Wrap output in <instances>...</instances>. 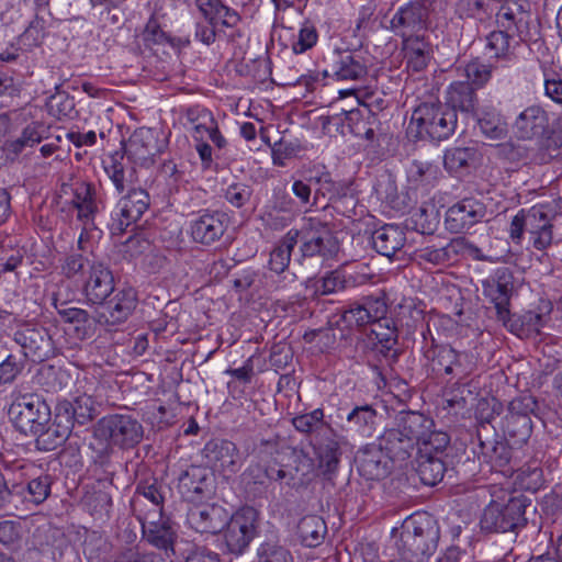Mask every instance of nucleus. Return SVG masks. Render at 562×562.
<instances>
[{
	"label": "nucleus",
	"mask_w": 562,
	"mask_h": 562,
	"mask_svg": "<svg viewBox=\"0 0 562 562\" xmlns=\"http://www.w3.org/2000/svg\"><path fill=\"white\" fill-rule=\"evenodd\" d=\"M144 538L155 548L164 551L167 559L175 555L176 532L167 521H155L146 517L142 521Z\"/></svg>",
	"instance_id": "nucleus-27"
},
{
	"label": "nucleus",
	"mask_w": 562,
	"mask_h": 562,
	"mask_svg": "<svg viewBox=\"0 0 562 562\" xmlns=\"http://www.w3.org/2000/svg\"><path fill=\"white\" fill-rule=\"evenodd\" d=\"M492 75V67L486 65L479 59L472 60L464 67V76L468 80H471L473 85L482 87L485 85Z\"/></svg>",
	"instance_id": "nucleus-62"
},
{
	"label": "nucleus",
	"mask_w": 562,
	"mask_h": 562,
	"mask_svg": "<svg viewBox=\"0 0 562 562\" xmlns=\"http://www.w3.org/2000/svg\"><path fill=\"white\" fill-rule=\"evenodd\" d=\"M485 215L486 207L481 201L467 198L448 209L446 225L449 231L461 233L481 222Z\"/></svg>",
	"instance_id": "nucleus-16"
},
{
	"label": "nucleus",
	"mask_w": 562,
	"mask_h": 562,
	"mask_svg": "<svg viewBox=\"0 0 562 562\" xmlns=\"http://www.w3.org/2000/svg\"><path fill=\"white\" fill-rule=\"evenodd\" d=\"M392 425L418 448L429 434V427H434V420L419 412L401 411L394 416Z\"/></svg>",
	"instance_id": "nucleus-20"
},
{
	"label": "nucleus",
	"mask_w": 562,
	"mask_h": 562,
	"mask_svg": "<svg viewBox=\"0 0 562 562\" xmlns=\"http://www.w3.org/2000/svg\"><path fill=\"white\" fill-rule=\"evenodd\" d=\"M187 121L191 124L192 136L195 140H203L210 128L216 123L212 113L205 108L192 106L186 111Z\"/></svg>",
	"instance_id": "nucleus-49"
},
{
	"label": "nucleus",
	"mask_w": 562,
	"mask_h": 562,
	"mask_svg": "<svg viewBox=\"0 0 562 562\" xmlns=\"http://www.w3.org/2000/svg\"><path fill=\"white\" fill-rule=\"evenodd\" d=\"M488 423H482L477 429L480 454L483 460L494 469H503L509 463L510 450L507 445L498 440H483L482 432L487 430Z\"/></svg>",
	"instance_id": "nucleus-32"
},
{
	"label": "nucleus",
	"mask_w": 562,
	"mask_h": 562,
	"mask_svg": "<svg viewBox=\"0 0 562 562\" xmlns=\"http://www.w3.org/2000/svg\"><path fill=\"white\" fill-rule=\"evenodd\" d=\"M530 15L515 1H505L496 13L497 25L510 34L516 35L520 42L532 40L529 26Z\"/></svg>",
	"instance_id": "nucleus-17"
},
{
	"label": "nucleus",
	"mask_w": 562,
	"mask_h": 562,
	"mask_svg": "<svg viewBox=\"0 0 562 562\" xmlns=\"http://www.w3.org/2000/svg\"><path fill=\"white\" fill-rule=\"evenodd\" d=\"M434 427H429V434L420 442L417 452L432 453L439 456L449 443V436L442 431H435Z\"/></svg>",
	"instance_id": "nucleus-60"
},
{
	"label": "nucleus",
	"mask_w": 562,
	"mask_h": 562,
	"mask_svg": "<svg viewBox=\"0 0 562 562\" xmlns=\"http://www.w3.org/2000/svg\"><path fill=\"white\" fill-rule=\"evenodd\" d=\"M72 424L69 419L61 417V414L56 411L54 420L41 429L33 436L36 437V447L43 451H53L63 446L71 432Z\"/></svg>",
	"instance_id": "nucleus-24"
},
{
	"label": "nucleus",
	"mask_w": 562,
	"mask_h": 562,
	"mask_svg": "<svg viewBox=\"0 0 562 562\" xmlns=\"http://www.w3.org/2000/svg\"><path fill=\"white\" fill-rule=\"evenodd\" d=\"M137 498L136 502H138L139 497H144L145 499L149 501L157 509L156 513L160 516L162 512V504H164V492L162 486L158 484L156 481L153 483L144 482L139 483L136 488Z\"/></svg>",
	"instance_id": "nucleus-61"
},
{
	"label": "nucleus",
	"mask_w": 562,
	"mask_h": 562,
	"mask_svg": "<svg viewBox=\"0 0 562 562\" xmlns=\"http://www.w3.org/2000/svg\"><path fill=\"white\" fill-rule=\"evenodd\" d=\"M368 74L363 57L350 50H334L327 57L324 77L337 80H361Z\"/></svg>",
	"instance_id": "nucleus-11"
},
{
	"label": "nucleus",
	"mask_w": 562,
	"mask_h": 562,
	"mask_svg": "<svg viewBox=\"0 0 562 562\" xmlns=\"http://www.w3.org/2000/svg\"><path fill=\"white\" fill-rule=\"evenodd\" d=\"M52 480L48 475H41L23 484L25 488V503L42 504L50 494Z\"/></svg>",
	"instance_id": "nucleus-55"
},
{
	"label": "nucleus",
	"mask_w": 562,
	"mask_h": 562,
	"mask_svg": "<svg viewBox=\"0 0 562 562\" xmlns=\"http://www.w3.org/2000/svg\"><path fill=\"white\" fill-rule=\"evenodd\" d=\"M476 150L472 147H452L445 151L443 166L450 173H461L475 159Z\"/></svg>",
	"instance_id": "nucleus-47"
},
{
	"label": "nucleus",
	"mask_w": 562,
	"mask_h": 562,
	"mask_svg": "<svg viewBox=\"0 0 562 562\" xmlns=\"http://www.w3.org/2000/svg\"><path fill=\"white\" fill-rule=\"evenodd\" d=\"M460 241H452L446 247H424L415 251L414 258L419 263H430L432 266L445 265L451 259V252H457Z\"/></svg>",
	"instance_id": "nucleus-52"
},
{
	"label": "nucleus",
	"mask_w": 562,
	"mask_h": 562,
	"mask_svg": "<svg viewBox=\"0 0 562 562\" xmlns=\"http://www.w3.org/2000/svg\"><path fill=\"white\" fill-rule=\"evenodd\" d=\"M318 40V33L313 22L305 20L299 31L297 38L292 43L295 54H303L311 49Z\"/></svg>",
	"instance_id": "nucleus-58"
},
{
	"label": "nucleus",
	"mask_w": 562,
	"mask_h": 562,
	"mask_svg": "<svg viewBox=\"0 0 562 562\" xmlns=\"http://www.w3.org/2000/svg\"><path fill=\"white\" fill-rule=\"evenodd\" d=\"M113 290L114 279L109 268L100 262L92 263L85 284L87 299L93 304H102Z\"/></svg>",
	"instance_id": "nucleus-23"
},
{
	"label": "nucleus",
	"mask_w": 562,
	"mask_h": 562,
	"mask_svg": "<svg viewBox=\"0 0 562 562\" xmlns=\"http://www.w3.org/2000/svg\"><path fill=\"white\" fill-rule=\"evenodd\" d=\"M440 531L427 514H415L402 524L397 550L407 562H424L437 550Z\"/></svg>",
	"instance_id": "nucleus-1"
},
{
	"label": "nucleus",
	"mask_w": 562,
	"mask_h": 562,
	"mask_svg": "<svg viewBox=\"0 0 562 562\" xmlns=\"http://www.w3.org/2000/svg\"><path fill=\"white\" fill-rule=\"evenodd\" d=\"M297 233L302 258L319 257L323 260L334 258L339 251V243L327 223L316 217L305 218Z\"/></svg>",
	"instance_id": "nucleus-4"
},
{
	"label": "nucleus",
	"mask_w": 562,
	"mask_h": 562,
	"mask_svg": "<svg viewBox=\"0 0 562 562\" xmlns=\"http://www.w3.org/2000/svg\"><path fill=\"white\" fill-rule=\"evenodd\" d=\"M347 286V279L341 270H333L315 282V291L321 295H328L344 291Z\"/></svg>",
	"instance_id": "nucleus-56"
},
{
	"label": "nucleus",
	"mask_w": 562,
	"mask_h": 562,
	"mask_svg": "<svg viewBox=\"0 0 562 562\" xmlns=\"http://www.w3.org/2000/svg\"><path fill=\"white\" fill-rule=\"evenodd\" d=\"M514 128L521 139H553L555 146L562 145V119H558L551 128L549 114L539 105L526 108L516 119Z\"/></svg>",
	"instance_id": "nucleus-7"
},
{
	"label": "nucleus",
	"mask_w": 562,
	"mask_h": 562,
	"mask_svg": "<svg viewBox=\"0 0 562 562\" xmlns=\"http://www.w3.org/2000/svg\"><path fill=\"white\" fill-rule=\"evenodd\" d=\"M94 437L121 448H133L143 438V426L132 416L112 414L97 422Z\"/></svg>",
	"instance_id": "nucleus-6"
},
{
	"label": "nucleus",
	"mask_w": 562,
	"mask_h": 562,
	"mask_svg": "<svg viewBox=\"0 0 562 562\" xmlns=\"http://www.w3.org/2000/svg\"><path fill=\"white\" fill-rule=\"evenodd\" d=\"M526 232L530 234L532 246L543 250L552 243V225L543 211L532 207L525 215Z\"/></svg>",
	"instance_id": "nucleus-29"
},
{
	"label": "nucleus",
	"mask_w": 562,
	"mask_h": 562,
	"mask_svg": "<svg viewBox=\"0 0 562 562\" xmlns=\"http://www.w3.org/2000/svg\"><path fill=\"white\" fill-rule=\"evenodd\" d=\"M46 106L48 112L59 120L71 117L75 113L74 98L67 92L59 90V87H56V92L48 98Z\"/></svg>",
	"instance_id": "nucleus-54"
},
{
	"label": "nucleus",
	"mask_w": 562,
	"mask_h": 562,
	"mask_svg": "<svg viewBox=\"0 0 562 562\" xmlns=\"http://www.w3.org/2000/svg\"><path fill=\"white\" fill-rule=\"evenodd\" d=\"M8 414L15 428L26 436L41 431L52 417L48 404L35 394L16 397L10 405Z\"/></svg>",
	"instance_id": "nucleus-5"
},
{
	"label": "nucleus",
	"mask_w": 562,
	"mask_h": 562,
	"mask_svg": "<svg viewBox=\"0 0 562 562\" xmlns=\"http://www.w3.org/2000/svg\"><path fill=\"white\" fill-rule=\"evenodd\" d=\"M227 227L228 217L225 213L204 212L190 222V235L195 243L209 246L218 241Z\"/></svg>",
	"instance_id": "nucleus-15"
},
{
	"label": "nucleus",
	"mask_w": 562,
	"mask_h": 562,
	"mask_svg": "<svg viewBox=\"0 0 562 562\" xmlns=\"http://www.w3.org/2000/svg\"><path fill=\"white\" fill-rule=\"evenodd\" d=\"M199 10L211 21L218 20L224 26H234L239 21L237 12L221 2V0H195Z\"/></svg>",
	"instance_id": "nucleus-43"
},
{
	"label": "nucleus",
	"mask_w": 562,
	"mask_h": 562,
	"mask_svg": "<svg viewBox=\"0 0 562 562\" xmlns=\"http://www.w3.org/2000/svg\"><path fill=\"white\" fill-rule=\"evenodd\" d=\"M505 434L514 441L515 445L525 443L532 431L531 419L528 416H505L504 422Z\"/></svg>",
	"instance_id": "nucleus-53"
},
{
	"label": "nucleus",
	"mask_w": 562,
	"mask_h": 562,
	"mask_svg": "<svg viewBox=\"0 0 562 562\" xmlns=\"http://www.w3.org/2000/svg\"><path fill=\"white\" fill-rule=\"evenodd\" d=\"M314 447L318 460V469L324 476L330 477L337 471L341 456L340 443L335 430H333V434H327L316 440Z\"/></svg>",
	"instance_id": "nucleus-28"
},
{
	"label": "nucleus",
	"mask_w": 562,
	"mask_h": 562,
	"mask_svg": "<svg viewBox=\"0 0 562 562\" xmlns=\"http://www.w3.org/2000/svg\"><path fill=\"white\" fill-rule=\"evenodd\" d=\"M431 371L437 374H451L456 350L450 346H435L426 352Z\"/></svg>",
	"instance_id": "nucleus-50"
},
{
	"label": "nucleus",
	"mask_w": 562,
	"mask_h": 562,
	"mask_svg": "<svg viewBox=\"0 0 562 562\" xmlns=\"http://www.w3.org/2000/svg\"><path fill=\"white\" fill-rule=\"evenodd\" d=\"M457 122V112L448 104L426 102L413 111L407 133L415 139L440 142L454 133Z\"/></svg>",
	"instance_id": "nucleus-2"
},
{
	"label": "nucleus",
	"mask_w": 562,
	"mask_h": 562,
	"mask_svg": "<svg viewBox=\"0 0 562 562\" xmlns=\"http://www.w3.org/2000/svg\"><path fill=\"white\" fill-rule=\"evenodd\" d=\"M426 8L419 2H409L401 7L390 21L391 30L403 40L425 27Z\"/></svg>",
	"instance_id": "nucleus-19"
},
{
	"label": "nucleus",
	"mask_w": 562,
	"mask_h": 562,
	"mask_svg": "<svg viewBox=\"0 0 562 562\" xmlns=\"http://www.w3.org/2000/svg\"><path fill=\"white\" fill-rule=\"evenodd\" d=\"M527 503L522 496L504 494L497 499H492L485 507L481 527L487 531L507 532L525 526Z\"/></svg>",
	"instance_id": "nucleus-3"
},
{
	"label": "nucleus",
	"mask_w": 562,
	"mask_h": 562,
	"mask_svg": "<svg viewBox=\"0 0 562 562\" xmlns=\"http://www.w3.org/2000/svg\"><path fill=\"white\" fill-rule=\"evenodd\" d=\"M137 305L134 289H123L109 301L103 302L97 311L95 321L101 325L115 326L124 323Z\"/></svg>",
	"instance_id": "nucleus-14"
},
{
	"label": "nucleus",
	"mask_w": 562,
	"mask_h": 562,
	"mask_svg": "<svg viewBox=\"0 0 562 562\" xmlns=\"http://www.w3.org/2000/svg\"><path fill=\"white\" fill-rule=\"evenodd\" d=\"M482 134L492 140L504 139L507 135V124L495 110H485L477 119Z\"/></svg>",
	"instance_id": "nucleus-46"
},
{
	"label": "nucleus",
	"mask_w": 562,
	"mask_h": 562,
	"mask_svg": "<svg viewBox=\"0 0 562 562\" xmlns=\"http://www.w3.org/2000/svg\"><path fill=\"white\" fill-rule=\"evenodd\" d=\"M204 452L213 469L226 477L237 473L244 463L239 449L229 440H211L205 445Z\"/></svg>",
	"instance_id": "nucleus-12"
},
{
	"label": "nucleus",
	"mask_w": 562,
	"mask_h": 562,
	"mask_svg": "<svg viewBox=\"0 0 562 562\" xmlns=\"http://www.w3.org/2000/svg\"><path fill=\"white\" fill-rule=\"evenodd\" d=\"M225 509L216 505L195 506L188 513V521L201 533H216L226 522Z\"/></svg>",
	"instance_id": "nucleus-22"
},
{
	"label": "nucleus",
	"mask_w": 562,
	"mask_h": 562,
	"mask_svg": "<svg viewBox=\"0 0 562 562\" xmlns=\"http://www.w3.org/2000/svg\"><path fill=\"white\" fill-rule=\"evenodd\" d=\"M297 233L290 229L270 252L269 268L276 273H282L289 267L291 254L297 244Z\"/></svg>",
	"instance_id": "nucleus-39"
},
{
	"label": "nucleus",
	"mask_w": 562,
	"mask_h": 562,
	"mask_svg": "<svg viewBox=\"0 0 562 562\" xmlns=\"http://www.w3.org/2000/svg\"><path fill=\"white\" fill-rule=\"evenodd\" d=\"M72 205L79 221L85 225L91 223L98 212L95 188L88 182L78 183L74 191Z\"/></svg>",
	"instance_id": "nucleus-34"
},
{
	"label": "nucleus",
	"mask_w": 562,
	"mask_h": 562,
	"mask_svg": "<svg viewBox=\"0 0 562 562\" xmlns=\"http://www.w3.org/2000/svg\"><path fill=\"white\" fill-rule=\"evenodd\" d=\"M387 307L383 299L366 296L355 302L342 314L344 322L352 327H361L383 318Z\"/></svg>",
	"instance_id": "nucleus-18"
},
{
	"label": "nucleus",
	"mask_w": 562,
	"mask_h": 562,
	"mask_svg": "<svg viewBox=\"0 0 562 562\" xmlns=\"http://www.w3.org/2000/svg\"><path fill=\"white\" fill-rule=\"evenodd\" d=\"M376 412L371 405L356 406L347 416L349 429L361 437H370L374 430Z\"/></svg>",
	"instance_id": "nucleus-41"
},
{
	"label": "nucleus",
	"mask_w": 562,
	"mask_h": 562,
	"mask_svg": "<svg viewBox=\"0 0 562 562\" xmlns=\"http://www.w3.org/2000/svg\"><path fill=\"white\" fill-rule=\"evenodd\" d=\"M384 451L378 446H367L356 456L359 473L367 480H380L389 474Z\"/></svg>",
	"instance_id": "nucleus-25"
},
{
	"label": "nucleus",
	"mask_w": 562,
	"mask_h": 562,
	"mask_svg": "<svg viewBox=\"0 0 562 562\" xmlns=\"http://www.w3.org/2000/svg\"><path fill=\"white\" fill-rule=\"evenodd\" d=\"M149 206V195L143 189H130L111 213L109 228L112 235H122L135 224Z\"/></svg>",
	"instance_id": "nucleus-8"
},
{
	"label": "nucleus",
	"mask_w": 562,
	"mask_h": 562,
	"mask_svg": "<svg viewBox=\"0 0 562 562\" xmlns=\"http://www.w3.org/2000/svg\"><path fill=\"white\" fill-rule=\"evenodd\" d=\"M56 409L61 414V417L69 419L72 425L74 420L85 425L97 415L94 401L86 394L77 396L72 402L64 401L58 403Z\"/></svg>",
	"instance_id": "nucleus-31"
},
{
	"label": "nucleus",
	"mask_w": 562,
	"mask_h": 562,
	"mask_svg": "<svg viewBox=\"0 0 562 562\" xmlns=\"http://www.w3.org/2000/svg\"><path fill=\"white\" fill-rule=\"evenodd\" d=\"M302 542L310 548L318 546L326 533L324 520L315 515L303 517L297 525Z\"/></svg>",
	"instance_id": "nucleus-44"
},
{
	"label": "nucleus",
	"mask_w": 562,
	"mask_h": 562,
	"mask_svg": "<svg viewBox=\"0 0 562 562\" xmlns=\"http://www.w3.org/2000/svg\"><path fill=\"white\" fill-rule=\"evenodd\" d=\"M43 139L38 126L31 124L27 125L20 137L13 140H7L3 144L2 150L5 153L7 158L14 160L21 153L27 148L34 147Z\"/></svg>",
	"instance_id": "nucleus-42"
},
{
	"label": "nucleus",
	"mask_w": 562,
	"mask_h": 562,
	"mask_svg": "<svg viewBox=\"0 0 562 562\" xmlns=\"http://www.w3.org/2000/svg\"><path fill=\"white\" fill-rule=\"evenodd\" d=\"M258 513L252 507H245L235 513L226 524L224 540L227 550L241 554L257 535Z\"/></svg>",
	"instance_id": "nucleus-9"
},
{
	"label": "nucleus",
	"mask_w": 562,
	"mask_h": 562,
	"mask_svg": "<svg viewBox=\"0 0 562 562\" xmlns=\"http://www.w3.org/2000/svg\"><path fill=\"white\" fill-rule=\"evenodd\" d=\"M516 35L508 33L505 30L494 31L486 37V48L491 57L497 59H510L514 55V46L512 40Z\"/></svg>",
	"instance_id": "nucleus-51"
},
{
	"label": "nucleus",
	"mask_w": 562,
	"mask_h": 562,
	"mask_svg": "<svg viewBox=\"0 0 562 562\" xmlns=\"http://www.w3.org/2000/svg\"><path fill=\"white\" fill-rule=\"evenodd\" d=\"M22 526L18 521L3 520L0 521V544L11 551L21 548Z\"/></svg>",
	"instance_id": "nucleus-57"
},
{
	"label": "nucleus",
	"mask_w": 562,
	"mask_h": 562,
	"mask_svg": "<svg viewBox=\"0 0 562 562\" xmlns=\"http://www.w3.org/2000/svg\"><path fill=\"white\" fill-rule=\"evenodd\" d=\"M456 112L474 113L477 99L473 87L467 81L452 82L447 91V103Z\"/></svg>",
	"instance_id": "nucleus-37"
},
{
	"label": "nucleus",
	"mask_w": 562,
	"mask_h": 562,
	"mask_svg": "<svg viewBox=\"0 0 562 562\" xmlns=\"http://www.w3.org/2000/svg\"><path fill=\"white\" fill-rule=\"evenodd\" d=\"M160 153L157 137L149 128H139L130 137L125 154L140 165H150Z\"/></svg>",
	"instance_id": "nucleus-21"
},
{
	"label": "nucleus",
	"mask_w": 562,
	"mask_h": 562,
	"mask_svg": "<svg viewBox=\"0 0 562 562\" xmlns=\"http://www.w3.org/2000/svg\"><path fill=\"white\" fill-rule=\"evenodd\" d=\"M25 504V488L23 483H12L5 480L0 471V510L13 514Z\"/></svg>",
	"instance_id": "nucleus-40"
},
{
	"label": "nucleus",
	"mask_w": 562,
	"mask_h": 562,
	"mask_svg": "<svg viewBox=\"0 0 562 562\" xmlns=\"http://www.w3.org/2000/svg\"><path fill=\"white\" fill-rule=\"evenodd\" d=\"M407 181L414 187L430 184L435 182L440 170L437 165L427 160H413L406 171Z\"/></svg>",
	"instance_id": "nucleus-45"
},
{
	"label": "nucleus",
	"mask_w": 562,
	"mask_h": 562,
	"mask_svg": "<svg viewBox=\"0 0 562 562\" xmlns=\"http://www.w3.org/2000/svg\"><path fill=\"white\" fill-rule=\"evenodd\" d=\"M405 236L402 229L385 225L372 234L373 248L382 256L391 258L404 246Z\"/></svg>",
	"instance_id": "nucleus-35"
},
{
	"label": "nucleus",
	"mask_w": 562,
	"mask_h": 562,
	"mask_svg": "<svg viewBox=\"0 0 562 562\" xmlns=\"http://www.w3.org/2000/svg\"><path fill=\"white\" fill-rule=\"evenodd\" d=\"M378 441L385 457L392 461H406L417 450V447L406 437H403V432L393 425L379 436Z\"/></svg>",
	"instance_id": "nucleus-26"
},
{
	"label": "nucleus",
	"mask_w": 562,
	"mask_h": 562,
	"mask_svg": "<svg viewBox=\"0 0 562 562\" xmlns=\"http://www.w3.org/2000/svg\"><path fill=\"white\" fill-rule=\"evenodd\" d=\"M483 294L494 304L497 318L506 325L509 319V300L513 293V276L508 269H498L494 277L482 282Z\"/></svg>",
	"instance_id": "nucleus-13"
},
{
	"label": "nucleus",
	"mask_w": 562,
	"mask_h": 562,
	"mask_svg": "<svg viewBox=\"0 0 562 562\" xmlns=\"http://www.w3.org/2000/svg\"><path fill=\"white\" fill-rule=\"evenodd\" d=\"M488 11L486 0H458L454 4V13L460 19H482Z\"/></svg>",
	"instance_id": "nucleus-59"
},
{
	"label": "nucleus",
	"mask_w": 562,
	"mask_h": 562,
	"mask_svg": "<svg viewBox=\"0 0 562 562\" xmlns=\"http://www.w3.org/2000/svg\"><path fill=\"white\" fill-rule=\"evenodd\" d=\"M104 170L119 193L124 190L135 189L137 182L136 170L125 161L123 153L115 151L105 162Z\"/></svg>",
	"instance_id": "nucleus-30"
},
{
	"label": "nucleus",
	"mask_w": 562,
	"mask_h": 562,
	"mask_svg": "<svg viewBox=\"0 0 562 562\" xmlns=\"http://www.w3.org/2000/svg\"><path fill=\"white\" fill-rule=\"evenodd\" d=\"M14 340L19 344L26 358L34 362H41L54 355L52 338L43 326L23 324L14 334Z\"/></svg>",
	"instance_id": "nucleus-10"
},
{
	"label": "nucleus",
	"mask_w": 562,
	"mask_h": 562,
	"mask_svg": "<svg viewBox=\"0 0 562 562\" xmlns=\"http://www.w3.org/2000/svg\"><path fill=\"white\" fill-rule=\"evenodd\" d=\"M415 471L422 483L434 486L442 480L446 472V465L440 456L417 452L415 459Z\"/></svg>",
	"instance_id": "nucleus-36"
},
{
	"label": "nucleus",
	"mask_w": 562,
	"mask_h": 562,
	"mask_svg": "<svg viewBox=\"0 0 562 562\" xmlns=\"http://www.w3.org/2000/svg\"><path fill=\"white\" fill-rule=\"evenodd\" d=\"M293 427L303 434L314 436V441L327 434H333V427L324 420V411L316 408L311 413L301 414L292 419Z\"/></svg>",
	"instance_id": "nucleus-38"
},
{
	"label": "nucleus",
	"mask_w": 562,
	"mask_h": 562,
	"mask_svg": "<svg viewBox=\"0 0 562 562\" xmlns=\"http://www.w3.org/2000/svg\"><path fill=\"white\" fill-rule=\"evenodd\" d=\"M259 562H293V559L285 548L265 543L259 549Z\"/></svg>",
	"instance_id": "nucleus-64"
},
{
	"label": "nucleus",
	"mask_w": 562,
	"mask_h": 562,
	"mask_svg": "<svg viewBox=\"0 0 562 562\" xmlns=\"http://www.w3.org/2000/svg\"><path fill=\"white\" fill-rule=\"evenodd\" d=\"M245 475L250 482L259 485H265L268 481L282 482L286 479H289V481L293 479L283 469H276L272 465L262 464L261 462L250 464Z\"/></svg>",
	"instance_id": "nucleus-48"
},
{
	"label": "nucleus",
	"mask_w": 562,
	"mask_h": 562,
	"mask_svg": "<svg viewBox=\"0 0 562 562\" xmlns=\"http://www.w3.org/2000/svg\"><path fill=\"white\" fill-rule=\"evenodd\" d=\"M23 369L22 362L14 355H7L3 357L1 353L0 359V383H11L21 373Z\"/></svg>",
	"instance_id": "nucleus-63"
},
{
	"label": "nucleus",
	"mask_w": 562,
	"mask_h": 562,
	"mask_svg": "<svg viewBox=\"0 0 562 562\" xmlns=\"http://www.w3.org/2000/svg\"><path fill=\"white\" fill-rule=\"evenodd\" d=\"M402 50L406 67L414 72L424 70L431 58L429 43L419 36L403 40Z\"/></svg>",
	"instance_id": "nucleus-33"
}]
</instances>
